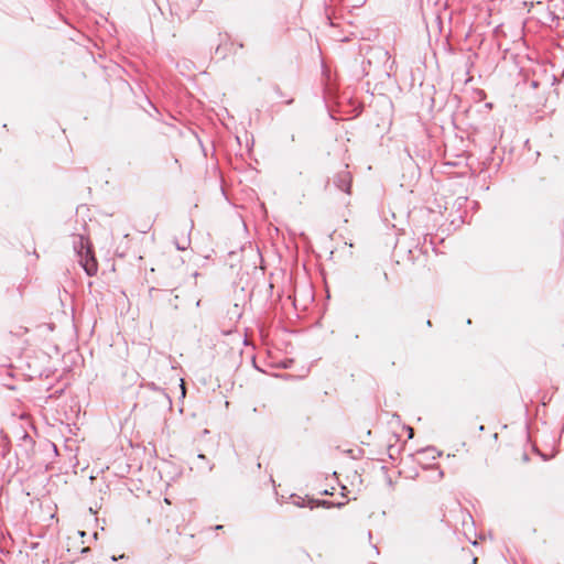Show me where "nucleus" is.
<instances>
[{
	"label": "nucleus",
	"mask_w": 564,
	"mask_h": 564,
	"mask_svg": "<svg viewBox=\"0 0 564 564\" xmlns=\"http://www.w3.org/2000/svg\"><path fill=\"white\" fill-rule=\"evenodd\" d=\"M75 249L79 256V263L85 272L93 276L97 273L98 262L94 256L90 241L83 237H78V242L75 245Z\"/></svg>",
	"instance_id": "obj_1"
},
{
	"label": "nucleus",
	"mask_w": 564,
	"mask_h": 564,
	"mask_svg": "<svg viewBox=\"0 0 564 564\" xmlns=\"http://www.w3.org/2000/svg\"><path fill=\"white\" fill-rule=\"evenodd\" d=\"M182 390H183V394H185V386H184V381L182 380Z\"/></svg>",
	"instance_id": "obj_2"
},
{
	"label": "nucleus",
	"mask_w": 564,
	"mask_h": 564,
	"mask_svg": "<svg viewBox=\"0 0 564 564\" xmlns=\"http://www.w3.org/2000/svg\"><path fill=\"white\" fill-rule=\"evenodd\" d=\"M473 564H478V558L477 557L474 558Z\"/></svg>",
	"instance_id": "obj_3"
},
{
	"label": "nucleus",
	"mask_w": 564,
	"mask_h": 564,
	"mask_svg": "<svg viewBox=\"0 0 564 564\" xmlns=\"http://www.w3.org/2000/svg\"><path fill=\"white\" fill-rule=\"evenodd\" d=\"M384 280H388V274L383 272Z\"/></svg>",
	"instance_id": "obj_4"
},
{
	"label": "nucleus",
	"mask_w": 564,
	"mask_h": 564,
	"mask_svg": "<svg viewBox=\"0 0 564 564\" xmlns=\"http://www.w3.org/2000/svg\"><path fill=\"white\" fill-rule=\"evenodd\" d=\"M217 530H221L223 529V525H217L216 527Z\"/></svg>",
	"instance_id": "obj_5"
}]
</instances>
